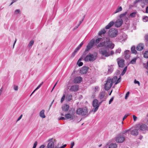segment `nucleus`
<instances>
[{"mask_svg":"<svg viewBox=\"0 0 148 148\" xmlns=\"http://www.w3.org/2000/svg\"><path fill=\"white\" fill-rule=\"evenodd\" d=\"M88 111L87 108L86 107L84 108H79L77 110L76 113L79 115L86 117L88 116L90 113L88 114Z\"/></svg>","mask_w":148,"mask_h":148,"instance_id":"1","label":"nucleus"},{"mask_svg":"<svg viewBox=\"0 0 148 148\" xmlns=\"http://www.w3.org/2000/svg\"><path fill=\"white\" fill-rule=\"evenodd\" d=\"M105 47L106 48L113 49L114 46V45L113 44L112 42L110 41L109 38H107L104 41Z\"/></svg>","mask_w":148,"mask_h":148,"instance_id":"2","label":"nucleus"},{"mask_svg":"<svg viewBox=\"0 0 148 148\" xmlns=\"http://www.w3.org/2000/svg\"><path fill=\"white\" fill-rule=\"evenodd\" d=\"M118 33V31L117 29L114 28H112L109 30L108 35L110 37L114 38L117 35Z\"/></svg>","mask_w":148,"mask_h":148,"instance_id":"3","label":"nucleus"},{"mask_svg":"<svg viewBox=\"0 0 148 148\" xmlns=\"http://www.w3.org/2000/svg\"><path fill=\"white\" fill-rule=\"evenodd\" d=\"M113 82L110 77H108L105 85V89L106 90H108L110 89L112 86Z\"/></svg>","mask_w":148,"mask_h":148,"instance_id":"4","label":"nucleus"},{"mask_svg":"<svg viewBox=\"0 0 148 148\" xmlns=\"http://www.w3.org/2000/svg\"><path fill=\"white\" fill-rule=\"evenodd\" d=\"M114 24V22L113 21H111L110 23H109L105 27V29L104 28L101 29L99 33V35H101L103 34H105L106 31L105 30L106 29H109Z\"/></svg>","mask_w":148,"mask_h":148,"instance_id":"5","label":"nucleus"},{"mask_svg":"<svg viewBox=\"0 0 148 148\" xmlns=\"http://www.w3.org/2000/svg\"><path fill=\"white\" fill-rule=\"evenodd\" d=\"M97 56H94L92 54H90L85 58L84 60L86 61L93 62L95 60Z\"/></svg>","mask_w":148,"mask_h":148,"instance_id":"6","label":"nucleus"},{"mask_svg":"<svg viewBox=\"0 0 148 148\" xmlns=\"http://www.w3.org/2000/svg\"><path fill=\"white\" fill-rule=\"evenodd\" d=\"M95 43V40L92 39L88 43L86 46V48L85 50L84 53H86V52L89 50L93 46Z\"/></svg>","mask_w":148,"mask_h":148,"instance_id":"7","label":"nucleus"},{"mask_svg":"<svg viewBox=\"0 0 148 148\" xmlns=\"http://www.w3.org/2000/svg\"><path fill=\"white\" fill-rule=\"evenodd\" d=\"M125 138L121 134H118L116 138V141L117 143H122L125 140Z\"/></svg>","mask_w":148,"mask_h":148,"instance_id":"8","label":"nucleus"},{"mask_svg":"<svg viewBox=\"0 0 148 148\" xmlns=\"http://www.w3.org/2000/svg\"><path fill=\"white\" fill-rule=\"evenodd\" d=\"M92 105L93 106L95 107V108H93L90 112L94 110V113H95L98 110L99 106V105H98V100L97 99H95L92 102Z\"/></svg>","mask_w":148,"mask_h":148,"instance_id":"9","label":"nucleus"},{"mask_svg":"<svg viewBox=\"0 0 148 148\" xmlns=\"http://www.w3.org/2000/svg\"><path fill=\"white\" fill-rule=\"evenodd\" d=\"M100 53L103 56L105 57H108L110 56L108 51L105 49L103 48H101L99 51Z\"/></svg>","mask_w":148,"mask_h":148,"instance_id":"10","label":"nucleus"},{"mask_svg":"<svg viewBox=\"0 0 148 148\" xmlns=\"http://www.w3.org/2000/svg\"><path fill=\"white\" fill-rule=\"evenodd\" d=\"M137 127H139L140 129L142 131L148 130V127L146 124L140 123L137 125Z\"/></svg>","mask_w":148,"mask_h":148,"instance_id":"11","label":"nucleus"},{"mask_svg":"<svg viewBox=\"0 0 148 148\" xmlns=\"http://www.w3.org/2000/svg\"><path fill=\"white\" fill-rule=\"evenodd\" d=\"M127 14V12H126L120 14L119 16V17L120 18L119 19H122V20L127 22L128 20V18L126 16Z\"/></svg>","mask_w":148,"mask_h":148,"instance_id":"12","label":"nucleus"},{"mask_svg":"<svg viewBox=\"0 0 148 148\" xmlns=\"http://www.w3.org/2000/svg\"><path fill=\"white\" fill-rule=\"evenodd\" d=\"M105 91L101 92L99 95V98L102 101H105L106 99V97L105 96Z\"/></svg>","mask_w":148,"mask_h":148,"instance_id":"13","label":"nucleus"},{"mask_svg":"<svg viewBox=\"0 0 148 148\" xmlns=\"http://www.w3.org/2000/svg\"><path fill=\"white\" fill-rule=\"evenodd\" d=\"M79 89V86L77 85L74 84L70 87L69 90L71 92H75L77 91Z\"/></svg>","mask_w":148,"mask_h":148,"instance_id":"14","label":"nucleus"},{"mask_svg":"<svg viewBox=\"0 0 148 148\" xmlns=\"http://www.w3.org/2000/svg\"><path fill=\"white\" fill-rule=\"evenodd\" d=\"M123 21L122 19H118L115 22L114 24L115 27H120L123 24Z\"/></svg>","mask_w":148,"mask_h":148,"instance_id":"15","label":"nucleus"},{"mask_svg":"<svg viewBox=\"0 0 148 148\" xmlns=\"http://www.w3.org/2000/svg\"><path fill=\"white\" fill-rule=\"evenodd\" d=\"M74 113H72L71 114L70 113H68L65 114L64 116L66 119H69V120H73L74 118Z\"/></svg>","mask_w":148,"mask_h":148,"instance_id":"16","label":"nucleus"},{"mask_svg":"<svg viewBox=\"0 0 148 148\" xmlns=\"http://www.w3.org/2000/svg\"><path fill=\"white\" fill-rule=\"evenodd\" d=\"M117 63L118 66L119 67L123 68L124 67L125 65L124 64V60L123 59L119 60V59H117Z\"/></svg>","mask_w":148,"mask_h":148,"instance_id":"17","label":"nucleus"},{"mask_svg":"<svg viewBox=\"0 0 148 148\" xmlns=\"http://www.w3.org/2000/svg\"><path fill=\"white\" fill-rule=\"evenodd\" d=\"M53 138L49 139L48 141L49 143H48L47 145L48 148H53L54 147V142L52 141Z\"/></svg>","mask_w":148,"mask_h":148,"instance_id":"18","label":"nucleus"},{"mask_svg":"<svg viewBox=\"0 0 148 148\" xmlns=\"http://www.w3.org/2000/svg\"><path fill=\"white\" fill-rule=\"evenodd\" d=\"M88 68L87 67L83 66L80 71L81 74H86L88 70Z\"/></svg>","mask_w":148,"mask_h":148,"instance_id":"19","label":"nucleus"},{"mask_svg":"<svg viewBox=\"0 0 148 148\" xmlns=\"http://www.w3.org/2000/svg\"><path fill=\"white\" fill-rule=\"evenodd\" d=\"M130 134L134 136H136L138 134V130L136 129H130Z\"/></svg>","mask_w":148,"mask_h":148,"instance_id":"20","label":"nucleus"},{"mask_svg":"<svg viewBox=\"0 0 148 148\" xmlns=\"http://www.w3.org/2000/svg\"><path fill=\"white\" fill-rule=\"evenodd\" d=\"M144 47V45L143 44L140 43L136 47V50L139 51L142 50Z\"/></svg>","mask_w":148,"mask_h":148,"instance_id":"21","label":"nucleus"},{"mask_svg":"<svg viewBox=\"0 0 148 148\" xmlns=\"http://www.w3.org/2000/svg\"><path fill=\"white\" fill-rule=\"evenodd\" d=\"M82 81V78L80 77H75L74 80V82L76 83H80Z\"/></svg>","mask_w":148,"mask_h":148,"instance_id":"22","label":"nucleus"},{"mask_svg":"<svg viewBox=\"0 0 148 148\" xmlns=\"http://www.w3.org/2000/svg\"><path fill=\"white\" fill-rule=\"evenodd\" d=\"M127 36L125 34L123 35V36H120V39L119 40L121 41V42H124L125 40L127 39Z\"/></svg>","mask_w":148,"mask_h":148,"instance_id":"23","label":"nucleus"},{"mask_svg":"<svg viewBox=\"0 0 148 148\" xmlns=\"http://www.w3.org/2000/svg\"><path fill=\"white\" fill-rule=\"evenodd\" d=\"M130 51L129 50H126L125 51V58L128 59L130 57Z\"/></svg>","mask_w":148,"mask_h":148,"instance_id":"24","label":"nucleus"},{"mask_svg":"<svg viewBox=\"0 0 148 148\" xmlns=\"http://www.w3.org/2000/svg\"><path fill=\"white\" fill-rule=\"evenodd\" d=\"M69 108V105L66 104L62 107L63 111L64 112L67 111L68 110Z\"/></svg>","mask_w":148,"mask_h":148,"instance_id":"25","label":"nucleus"},{"mask_svg":"<svg viewBox=\"0 0 148 148\" xmlns=\"http://www.w3.org/2000/svg\"><path fill=\"white\" fill-rule=\"evenodd\" d=\"M131 51L132 53L136 54L137 52L136 50V47L135 46H133L131 47Z\"/></svg>","mask_w":148,"mask_h":148,"instance_id":"26","label":"nucleus"},{"mask_svg":"<svg viewBox=\"0 0 148 148\" xmlns=\"http://www.w3.org/2000/svg\"><path fill=\"white\" fill-rule=\"evenodd\" d=\"M45 110H42L40 113V116L42 118H45V116L44 114Z\"/></svg>","mask_w":148,"mask_h":148,"instance_id":"27","label":"nucleus"},{"mask_svg":"<svg viewBox=\"0 0 148 148\" xmlns=\"http://www.w3.org/2000/svg\"><path fill=\"white\" fill-rule=\"evenodd\" d=\"M117 144L116 143L111 144L109 147V148H117Z\"/></svg>","mask_w":148,"mask_h":148,"instance_id":"28","label":"nucleus"},{"mask_svg":"<svg viewBox=\"0 0 148 148\" xmlns=\"http://www.w3.org/2000/svg\"><path fill=\"white\" fill-rule=\"evenodd\" d=\"M122 10V8L121 6H119L115 10V11L114 12V13H116L119 12L121 11Z\"/></svg>","mask_w":148,"mask_h":148,"instance_id":"29","label":"nucleus"},{"mask_svg":"<svg viewBox=\"0 0 148 148\" xmlns=\"http://www.w3.org/2000/svg\"><path fill=\"white\" fill-rule=\"evenodd\" d=\"M72 97V95L68 94L66 96V99L68 101H70Z\"/></svg>","mask_w":148,"mask_h":148,"instance_id":"30","label":"nucleus"},{"mask_svg":"<svg viewBox=\"0 0 148 148\" xmlns=\"http://www.w3.org/2000/svg\"><path fill=\"white\" fill-rule=\"evenodd\" d=\"M43 82H42L40 84V85H39L33 91V92L31 94V95L30 96H31V95H32L33 93L35 92V91L36 90H38V89L42 85V84H43Z\"/></svg>","mask_w":148,"mask_h":148,"instance_id":"31","label":"nucleus"},{"mask_svg":"<svg viewBox=\"0 0 148 148\" xmlns=\"http://www.w3.org/2000/svg\"><path fill=\"white\" fill-rule=\"evenodd\" d=\"M103 46L105 47L104 41V42H100L97 45V47L98 48L102 47Z\"/></svg>","mask_w":148,"mask_h":148,"instance_id":"32","label":"nucleus"},{"mask_svg":"<svg viewBox=\"0 0 148 148\" xmlns=\"http://www.w3.org/2000/svg\"><path fill=\"white\" fill-rule=\"evenodd\" d=\"M102 39V38H98L95 40L94 44L96 45L97 44H96L95 43L97 44Z\"/></svg>","mask_w":148,"mask_h":148,"instance_id":"33","label":"nucleus"},{"mask_svg":"<svg viewBox=\"0 0 148 148\" xmlns=\"http://www.w3.org/2000/svg\"><path fill=\"white\" fill-rule=\"evenodd\" d=\"M127 66L125 67L124 68V69L123 71L122 72V73H121V75L123 76L125 74V72H126V71H127Z\"/></svg>","mask_w":148,"mask_h":148,"instance_id":"34","label":"nucleus"},{"mask_svg":"<svg viewBox=\"0 0 148 148\" xmlns=\"http://www.w3.org/2000/svg\"><path fill=\"white\" fill-rule=\"evenodd\" d=\"M136 14V12H133L131 13L130 15V17L131 18H134L135 17Z\"/></svg>","mask_w":148,"mask_h":148,"instance_id":"35","label":"nucleus"},{"mask_svg":"<svg viewBox=\"0 0 148 148\" xmlns=\"http://www.w3.org/2000/svg\"><path fill=\"white\" fill-rule=\"evenodd\" d=\"M113 69L112 67H109V68L108 69V74L111 73L113 71Z\"/></svg>","mask_w":148,"mask_h":148,"instance_id":"36","label":"nucleus"},{"mask_svg":"<svg viewBox=\"0 0 148 148\" xmlns=\"http://www.w3.org/2000/svg\"><path fill=\"white\" fill-rule=\"evenodd\" d=\"M15 14H21V11L19 9L16 10L14 12Z\"/></svg>","mask_w":148,"mask_h":148,"instance_id":"37","label":"nucleus"},{"mask_svg":"<svg viewBox=\"0 0 148 148\" xmlns=\"http://www.w3.org/2000/svg\"><path fill=\"white\" fill-rule=\"evenodd\" d=\"M137 59V58H134L133 59H132L131 62L130 63L132 64H134L136 63V61Z\"/></svg>","mask_w":148,"mask_h":148,"instance_id":"38","label":"nucleus"},{"mask_svg":"<svg viewBox=\"0 0 148 148\" xmlns=\"http://www.w3.org/2000/svg\"><path fill=\"white\" fill-rule=\"evenodd\" d=\"M143 21L144 22H146L148 21V17L145 16L143 17Z\"/></svg>","mask_w":148,"mask_h":148,"instance_id":"39","label":"nucleus"},{"mask_svg":"<svg viewBox=\"0 0 148 148\" xmlns=\"http://www.w3.org/2000/svg\"><path fill=\"white\" fill-rule=\"evenodd\" d=\"M34 43V41L33 40H31L29 44L28 45L30 47H32Z\"/></svg>","mask_w":148,"mask_h":148,"instance_id":"40","label":"nucleus"},{"mask_svg":"<svg viewBox=\"0 0 148 148\" xmlns=\"http://www.w3.org/2000/svg\"><path fill=\"white\" fill-rule=\"evenodd\" d=\"M144 57L145 58H148V51H146L144 55Z\"/></svg>","mask_w":148,"mask_h":148,"instance_id":"41","label":"nucleus"},{"mask_svg":"<svg viewBox=\"0 0 148 148\" xmlns=\"http://www.w3.org/2000/svg\"><path fill=\"white\" fill-rule=\"evenodd\" d=\"M83 44V42H82L79 44V45L76 48H77L79 50L81 47H82Z\"/></svg>","mask_w":148,"mask_h":148,"instance_id":"42","label":"nucleus"},{"mask_svg":"<svg viewBox=\"0 0 148 148\" xmlns=\"http://www.w3.org/2000/svg\"><path fill=\"white\" fill-rule=\"evenodd\" d=\"M130 114L129 113H128L125 114L124 115V117H123V121L126 118V117L130 115Z\"/></svg>","mask_w":148,"mask_h":148,"instance_id":"43","label":"nucleus"},{"mask_svg":"<svg viewBox=\"0 0 148 148\" xmlns=\"http://www.w3.org/2000/svg\"><path fill=\"white\" fill-rule=\"evenodd\" d=\"M77 64L79 66H82L83 64V62H80L78 61L77 62Z\"/></svg>","mask_w":148,"mask_h":148,"instance_id":"44","label":"nucleus"},{"mask_svg":"<svg viewBox=\"0 0 148 148\" xmlns=\"http://www.w3.org/2000/svg\"><path fill=\"white\" fill-rule=\"evenodd\" d=\"M145 39L146 40V43H148V34L145 35Z\"/></svg>","mask_w":148,"mask_h":148,"instance_id":"45","label":"nucleus"},{"mask_svg":"<svg viewBox=\"0 0 148 148\" xmlns=\"http://www.w3.org/2000/svg\"><path fill=\"white\" fill-rule=\"evenodd\" d=\"M65 95H64L61 98V103H62L63 101L65 99Z\"/></svg>","mask_w":148,"mask_h":148,"instance_id":"46","label":"nucleus"},{"mask_svg":"<svg viewBox=\"0 0 148 148\" xmlns=\"http://www.w3.org/2000/svg\"><path fill=\"white\" fill-rule=\"evenodd\" d=\"M121 77H120L118 79L117 81L116 82L115 84H118V83H119V82H121Z\"/></svg>","mask_w":148,"mask_h":148,"instance_id":"47","label":"nucleus"},{"mask_svg":"<svg viewBox=\"0 0 148 148\" xmlns=\"http://www.w3.org/2000/svg\"><path fill=\"white\" fill-rule=\"evenodd\" d=\"M121 51V49L120 48H119L117 49L116 51V53H120Z\"/></svg>","mask_w":148,"mask_h":148,"instance_id":"48","label":"nucleus"},{"mask_svg":"<svg viewBox=\"0 0 148 148\" xmlns=\"http://www.w3.org/2000/svg\"><path fill=\"white\" fill-rule=\"evenodd\" d=\"M130 130V129H128V130H125L121 134L122 135L125 134V133L129 132Z\"/></svg>","mask_w":148,"mask_h":148,"instance_id":"49","label":"nucleus"},{"mask_svg":"<svg viewBox=\"0 0 148 148\" xmlns=\"http://www.w3.org/2000/svg\"><path fill=\"white\" fill-rule=\"evenodd\" d=\"M117 79V77L116 76H114L112 80L113 82V83L114 82V81H115Z\"/></svg>","mask_w":148,"mask_h":148,"instance_id":"50","label":"nucleus"},{"mask_svg":"<svg viewBox=\"0 0 148 148\" xmlns=\"http://www.w3.org/2000/svg\"><path fill=\"white\" fill-rule=\"evenodd\" d=\"M134 83L135 84H138V85H140V84L139 82L138 81H137L136 79L134 80Z\"/></svg>","mask_w":148,"mask_h":148,"instance_id":"51","label":"nucleus"},{"mask_svg":"<svg viewBox=\"0 0 148 148\" xmlns=\"http://www.w3.org/2000/svg\"><path fill=\"white\" fill-rule=\"evenodd\" d=\"M129 94H130L129 92H127V93H126V94L125 95V99H127V97H128V96L129 95Z\"/></svg>","mask_w":148,"mask_h":148,"instance_id":"52","label":"nucleus"},{"mask_svg":"<svg viewBox=\"0 0 148 148\" xmlns=\"http://www.w3.org/2000/svg\"><path fill=\"white\" fill-rule=\"evenodd\" d=\"M37 142L36 141L34 143V145H33V148H36V146L37 145Z\"/></svg>","mask_w":148,"mask_h":148,"instance_id":"53","label":"nucleus"},{"mask_svg":"<svg viewBox=\"0 0 148 148\" xmlns=\"http://www.w3.org/2000/svg\"><path fill=\"white\" fill-rule=\"evenodd\" d=\"M114 97H112L109 100V104H110L111 103L112 101H113L114 99Z\"/></svg>","mask_w":148,"mask_h":148,"instance_id":"54","label":"nucleus"},{"mask_svg":"<svg viewBox=\"0 0 148 148\" xmlns=\"http://www.w3.org/2000/svg\"><path fill=\"white\" fill-rule=\"evenodd\" d=\"M23 116V115L21 114L20 116L18 118L17 120L16 121V122H17L18 121H19L22 118V117Z\"/></svg>","mask_w":148,"mask_h":148,"instance_id":"55","label":"nucleus"},{"mask_svg":"<svg viewBox=\"0 0 148 148\" xmlns=\"http://www.w3.org/2000/svg\"><path fill=\"white\" fill-rule=\"evenodd\" d=\"M74 142H73L71 143L70 148H73V146L74 145Z\"/></svg>","mask_w":148,"mask_h":148,"instance_id":"56","label":"nucleus"},{"mask_svg":"<svg viewBox=\"0 0 148 148\" xmlns=\"http://www.w3.org/2000/svg\"><path fill=\"white\" fill-rule=\"evenodd\" d=\"M133 119L134 121H135L136 120V119L137 117L134 115H133Z\"/></svg>","mask_w":148,"mask_h":148,"instance_id":"57","label":"nucleus"},{"mask_svg":"<svg viewBox=\"0 0 148 148\" xmlns=\"http://www.w3.org/2000/svg\"><path fill=\"white\" fill-rule=\"evenodd\" d=\"M85 16H84L83 18L81 20V21H79V23H80V24H81L83 22V21H84V18L85 17Z\"/></svg>","mask_w":148,"mask_h":148,"instance_id":"58","label":"nucleus"},{"mask_svg":"<svg viewBox=\"0 0 148 148\" xmlns=\"http://www.w3.org/2000/svg\"><path fill=\"white\" fill-rule=\"evenodd\" d=\"M66 119V118H65L64 117H61L60 118H59L58 120H65Z\"/></svg>","mask_w":148,"mask_h":148,"instance_id":"59","label":"nucleus"},{"mask_svg":"<svg viewBox=\"0 0 148 148\" xmlns=\"http://www.w3.org/2000/svg\"><path fill=\"white\" fill-rule=\"evenodd\" d=\"M14 89L16 91H17L18 90V86H14Z\"/></svg>","mask_w":148,"mask_h":148,"instance_id":"60","label":"nucleus"},{"mask_svg":"<svg viewBox=\"0 0 148 148\" xmlns=\"http://www.w3.org/2000/svg\"><path fill=\"white\" fill-rule=\"evenodd\" d=\"M76 53H75L74 52H73V53H72V54L71 55V57L72 58H73V57L75 56V55Z\"/></svg>","mask_w":148,"mask_h":148,"instance_id":"61","label":"nucleus"},{"mask_svg":"<svg viewBox=\"0 0 148 148\" xmlns=\"http://www.w3.org/2000/svg\"><path fill=\"white\" fill-rule=\"evenodd\" d=\"M66 146V145L65 144V145H63V146H62L61 147H60V148H64Z\"/></svg>","mask_w":148,"mask_h":148,"instance_id":"62","label":"nucleus"},{"mask_svg":"<svg viewBox=\"0 0 148 148\" xmlns=\"http://www.w3.org/2000/svg\"><path fill=\"white\" fill-rule=\"evenodd\" d=\"M45 146L44 145H41L39 147V148H44V147H45Z\"/></svg>","mask_w":148,"mask_h":148,"instance_id":"63","label":"nucleus"},{"mask_svg":"<svg viewBox=\"0 0 148 148\" xmlns=\"http://www.w3.org/2000/svg\"><path fill=\"white\" fill-rule=\"evenodd\" d=\"M146 12L148 13V6H147L146 8Z\"/></svg>","mask_w":148,"mask_h":148,"instance_id":"64","label":"nucleus"}]
</instances>
